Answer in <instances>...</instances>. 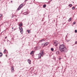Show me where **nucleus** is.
<instances>
[{
    "label": "nucleus",
    "instance_id": "c9c22d12",
    "mask_svg": "<svg viewBox=\"0 0 77 77\" xmlns=\"http://www.w3.org/2000/svg\"><path fill=\"white\" fill-rule=\"evenodd\" d=\"M66 36H67V35H66Z\"/></svg>",
    "mask_w": 77,
    "mask_h": 77
},
{
    "label": "nucleus",
    "instance_id": "dca6fc26",
    "mask_svg": "<svg viewBox=\"0 0 77 77\" xmlns=\"http://www.w3.org/2000/svg\"><path fill=\"white\" fill-rule=\"evenodd\" d=\"M6 50L5 49L4 51V54H5L6 53Z\"/></svg>",
    "mask_w": 77,
    "mask_h": 77
},
{
    "label": "nucleus",
    "instance_id": "2f4dec72",
    "mask_svg": "<svg viewBox=\"0 0 77 77\" xmlns=\"http://www.w3.org/2000/svg\"><path fill=\"white\" fill-rule=\"evenodd\" d=\"M11 3H12V1H11Z\"/></svg>",
    "mask_w": 77,
    "mask_h": 77
},
{
    "label": "nucleus",
    "instance_id": "6e6552de",
    "mask_svg": "<svg viewBox=\"0 0 77 77\" xmlns=\"http://www.w3.org/2000/svg\"><path fill=\"white\" fill-rule=\"evenodd\" d=\"M41 55H42V56H43V55H44V51H42L41 53Z\"/></svg>",
    "mask_w": 77,
    "mask_h": 77
},
{
    "label": "nucleus",
    "instance_id": "393cba45",
    "mask_svg": "<svg viewBox=\"0 0 77 77\" xmlns=\"http://www.w3.org/2000/svg\"><path fill=\"white\" fill-rule=\"evenodd\" d=\"M77 44V41H76L75 42V44Z\"/></svg>",
    "mask_w": 77,
    "mask_h": 77
},
{
    "label": "nucleus",
    "instance_id": "9b49d317",
    "mask_svg": "<svg viewBox=\"0 0 77 77\" xmlns=\"http://www.w3.org/2000/svg\"><path fill=\"white\" fill-rule=\"evenodd\" d=\"M23 26V23H20L19 25V27H21V26Z\"/></svg>",
    "mask_w": 77,
    "mask_h": 77
},
{
    "label": "nucleus",
    "instance_id": "72a5a7b5",
    "mask_svg": "<svg viewBox=\"0 0 77 77\" xmlns=\"http://www.w3.org/2000/svg\"><path fill=\"white\" fill-rule=\"evenodd\" d=\"M16 30V29H14V30Z\"/></svg>",
    "mask_w": 77,
    "mask_h": 77
},
{
    "label": "nucleus",
    "instance_id": "f257e3e1",
    "mask_svg": "<svg viewBox=\"0 0 77 77\" xmlns=\"http://www.w3.org/2000/svg\"><path fill=\"white\" fill-rule=\"evenodd\" d=\"M59 49L60 51L62 53H65L67 51V48L64 45H61L59 46Z\"/></svg>",
    "mask_w": 77,
    "mask_h": 77
},
{
    "label": "nucleus",
    "instance_id": "f3484780",
    "mask_svg": "<svg viewBox=\"0 0 77 77\" xmlns=\"http://www.w3.org/2000/svg\"><path fill=\"white\" fill-rule=\"evenodd\" d=\"M45 7H46V5H43V8H45Z\"/></svg>",
    "mask_w": 77,
    "mask_h": 77
},
{
    "label": "nucleus",
    "instance_id": "a211bd4d",
    "mask_svg": "<svg viewBox=\"0 0 77 77\" xmlns=\"http://www.w3.org/2000/svg\"><path fill=\"white\" fill-rule=\"evenodd\" d=\"M71 17H70L69 19V21H71Z\"/></svg>",
    "mask_w": 77,
    "mask_h": 77
},
{
    "label": "nucleus",
    "instance_id": "6ab92c4d",
    "mask_svg": "<svg viewBox=\"0 0 77 77\" xmlns=\"http://www.w3.org/2000/svg\"><path fill=\"white\" fill-rule=\"evenodd\" d=\"M51 51H54V49H53V48H51Z\"/></svg>",
    "mask_w": 77,
    "mask_h": 77
},
{
    "label": "nucleus",
    "instance_id": "bb28decb",
    "mask_svg": "<svg viewBox=\"0 0 77 77\" xmlns=\"http://www.w3.org/2000/svg\"><path fill=\"white\" fill-rule=\"evenodd\" d=\"M72 9H74V7H73L72 8Z\"/></svg>",
    "mask_w": 77,
    "mask_h": 77
},
{
    "label": "nucleus",
    "instance_id": "cd10ccee",
    "mask_svg": "<svg viewBox=\"0 0 77 77\" xmlns=\"http://www.w3.org/2000/svg\"><path fill=\"white\" fill-rule=\"evenodd\" d=\"M7 38V36L5 37V39H6Z\"/></svg>",
    "mask_w": 77,
    "mask_h": 77
},
{
    "label": "nucleus",
    "instance_id": "b1692460",
    "mask_svg": "<svg viewBox=\"0 0 77 77\" xmlns=\"http://www.w3.org/2000/svg\"><path fill=\"white\" fill-rule=\"evenodd\" d=\"M75 33H77V30H75Z\"/></svg>",
    "mask_w": 77,
    "mask_h": 77
},
{
    "label": "nucleus",
    "instance_id": "4be33fe9",
    "mask_svg": "<svg viewBox=\"0 0 77 77\" xmlns=\"http://www.w3.org/2000/svg\"><path fill=\"white\" fill-rule=\"evenodd\" d=\"M69 6H70V7H71L72 6V4H69Z\"/></svg>",
    "mask_w": 77,
    "mask_h": 77
},
{
    "label": "nucleus",
    "instance_id": "ddd939ff",
    "mask_svg": "<svg viewBox=\"0 0 77 77\" xmlns=\"http://www.w3.org/2000/svg\"><path fill=\"white\" fill-rule=\"evenodd\" d=\"M3 55V54H2V53H0V57H2V56Z\"/></svg>",
    "mask_w": 77,
    "mask_h": 77
},
{
    "label": "nucleus",
    "instance_id": "a878e982",
    "mask_svg": "<svg viewBox=\"0 0 77 77\" xmlns=\"http://www.w3.org/2000/svg\"><path fill=\"white\" fill-rule=\"evenodd\" d=\"M75 24V22H74L73 24Z\"/></svg>",
    "mask_w": 77,
    "mask_h": 77
},
{
    "label": "nucleus",
    "instance_id": "20e7f679",
    "mask_svg": "<svg viewBox=\"0 0 77 77\" xmlns=\"http://www.w3.org/2000/svg\"><path fill=\"white\" fill-rule=\"evenodd\" d=\"M44 41H45V39H42L40 40V42H44Z\"/></svg>",
    "mask_w": 77,
    "mask_h": 77
},
{
    "label": "nucleus",
    "instance_id": "412c9836",
    "mask_svg": "<svg viewBox=\"0 0 77 77\" xmlns=\"http://www.w3.org/2000/svg\"><path fill=\"white\" fill-rule=\"evenodd\" d=\"M70 41V39L66 40V42H69V41Z\"/></svg>",
    "mask_w": 77,
    "mask_h": 77
},
{
    "label": "nucleus",
    "instance_id": "9d476101",
    "mask_svg": "<svg viewBox=\"0 0 77 77\" xmlns=\"http://www.w3.org/2000/svg\"><path fill=\"white\" fill-rule=\"evenodd\" d=\"M23 4H21L20 6H19V7H20V8H23Z\"/></svg>",
    "mask_w": 77,
    "mask_h": 77
},
{
    "label": "nucleus",
    "instance_id": "7c9ffc66",
    "mask_svg": "<svg viewBox=\"0 0 77 77\" xmlns=\"http://www.w3.org/2000/svg\"><path fill=\"white\" fill-rule=\"evenodd\" d=\"M12 29H14V27H12Z\"/></svg>",
    "mask_w": 77,
    "mask_h": 77
},
{
    "label": "nucleus",
    "instance_id": "aec40b11",
    "mask_svg": "<svg viewBox=\"0 0 77 77\" xmlns=\"http://www.w3.org/2000/svg\"><path fill=\"white\" fill-rule=\"evenodd\" d=\"M27 32H28V33H30V30H27Z\"/></svg>",
    "mask_w": 77,
    "mask_h": 77
},
{
    "label": "nucleus",
    "instance_id": "39448f33",
    "mask_svg": "<svg viewBox=\"0 0 77 77\" xmlns=\"http://www.w3.org/2000/svg\"><path fill=\"white\" fill-rule=\"evenodd\" d=\"M41 56H42V55H41V53L39 54H38V58H41Z\"/></svg>",
    "mask_w": 77,
    "mask_h": 77
},
{
    "label": "nucleus",
    "instance_id": "f8f14e48",
    "mask_svg": "<svg viewBox=\"0 0 77 77\" xmlns=\"http://www.w3.org/2000/svg\"><path fill=\"white\" fill-rule=\"evenodd\" d=\"M56 54L57 55L58 54H59V51H57L56 52Z\"/></svg>",
    "mask_w": 77,
    "mask_h": 77
},
{
    "label": "nucleus",
    "instance_id": "1a4fd4ad",
    "mask_svg": "<svg viewBox=\"0 0 77 77\" xmlns=\"http://www.w3.org/2000/svg\"><path fill=\"white\" fill-rule=\"evenodd\" d=\"M14 71V68L13 67H11V72H13Z\"/></svg>",
    "mask_w": 77,
    "mask_h": 77
},
{
    "label": "nucleus",
    "instance_id": "473e14b6",
    "mask_svg": "<svg viewBox=\"0 0 77 77\" xmlns=\"http://www.w3.org/2000/svg\"><path fill=\"white\" fill-rule=\"evenodd\" d=\"M24 15H27V14H24Z\"/></svg>",
    "mask_w": 77,
    "mask_h": 77
},
{
    "label": "nucleus",
    "instance_id": "e433bc0d",
    "mask_svg": "<svg viewBox=\"0 0 77 77\" xmlns=\"http://www.w3.org/2000/svg\"><path fill=\"white\" fill-rule=\"evenodd\" d=\"M66 36H67V35H66Z\"/></svg>",
    "mask_w": 77,
    "mask_h": 77
},
{
    "label": "nucleus",
    "instance_id": "0eeeda50",
    "mask_svg": "<svg viewBox=\"0 0 77 77\" xmlns=\"http://www.w3.org/2000/svg\"><path fill=\"white\" fill-rule=\"evenodd\" d=\"M28 62L29 64H31V61L30 60H28Z\"/></svg>",
    "mask_w": 77,
    "mask_h": 77
},
{
    "label": "nucleus",
    "instance_id": "423d86ee",
    "mask_svg": "<svg viewBox=\"0 0 77 77\" xmlns=\"http://www.w3.org/2000/svg\"><path fill=\"white\" fill-rule=\"evenodd\" d=\"M48 44V42H47L44 44V46H47Z\"/></svg>",
    "mask_w": 77,
    "mask_h": 77
},
{
    "label": "nucleus",
    "instance_id": "f03ea898",
    "mask_svg": "<svg viewBox=\"0 0 77 77\" xmlns=\"http://www.w3.org/2000/svg\"><path fill=\"white\" fill-rule=\"evenodd\" d=\"M19 29L20 30V32L21 34L23 33V28L21 27H19Z\"/></svg>",
    "mask_w": 77,
    "mask_h": 77
},
{
    "label": "nucleus",
    "instance_id": "f704fd0d",
    "mask_svg": "<svg viewBox=\"0 0 77 77\" xmlns=\"http://www.w3.org/2000/svg\"><path fill=\"white\" fill-rule=\"evenodd\" d=\"M26 12H25V14H26Z\"/></svg>",
    "mask_w": 77,
    "mask_h": 77
},
{
    "label": "nucleus",
    "instance_id": "c85d7f7f",
    "mask_svg": "<svg viewBox=\"0 0 77 77\" xmlns=\"http://www.w3.org/2000/svg\"><path fill=\"white\" fill-rule=\"evenodd\" d=\"M6 57H8V56H7V55H6Z\"/></svg>",
    "mask_w": 77,
    "mask_h": 77
},
{
    "label": "nucleus",
    "instance_id": "5701e85b",
    "mask_svg": "<svg viewBox=\"0 0 77 77\" xmlns=\"http://www.w3.org/2000/svg\"><path fill=\"white\" fill-rule=\"evenodd\" d=\"M2 17V14H0V18Z\"/></svg>",
    "mask_w": 77,
    "mask_h": 77
},
{
    "label": "nucleus",
    "instance_id": "7ed1b4c3",
    "mask_svg": "<svg viewBox=\"0 0 77 77\" xmlns=\"http://www.w3.org/2000/svg\"><path fill=\"white\" fill-rule=\"evenodd\" d=\"M58 44H59V43H58V41H55L54 42V45H55V46H57V45H58Z\"/></svg>",
    "mask_w": 77,
    "mask_h": 77
},
{
    "label": "nucleus",
    "instance_id": "4468645a",
    "mask_svg": "<svg viewBox=\"0 0 77 77\" xmlns=\"http://www.w3.org/2000/svg\"><path fill=\"white\" fill-rule=\"evenodd\" d=\"M21 8H20V6H19V8H18L17 10V11H19L20 9H21Z\"/></svg>",
    "mask_w": 77,
    "mask_h": 77
},
{
    "label": "nucleus",
    "instance_id": "2eb2a0df",
    "mask_svg": "<svg viewBox=\"0 0 77 77\" xmlns=\"http://www.w3.org/2000/svg\"><path fill=\"white\" fill-rule=\"evenodd\" d=\"M33 53H34V51H32L30 53V54H32Z\"/></svg>",
    "mask_w": 77,
    "mask_h": 77
},
{
    "label": "nucleus",
    "instance_id": "c756f323",
    "mask_svg": "<svg viewBox=\"0 0 77 77\" xmlns=\"http://www.w3.org/2000/svg\"><path fill=\"white\" fill-rule=\"evenodd\" d=\"M42 45H44V44H42Z\"/></svg>",
    "mask_w": 77,
    "mask_h": 77
}]
</instances>
